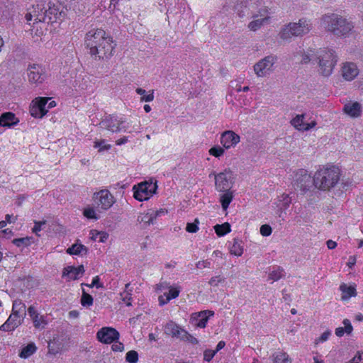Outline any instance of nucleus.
<instances>
[{"label":"nucleus","instance_id":"obj_1","mask_svg":"<svg viewBox=\"0 0 363 363\" xmlns=\"http://www.w3.org/2000/svg\"><path fill=\"white\" fill-rule=\"evenodd\" d=\"M85 44L89 48L90 54L96 58H108L113 55V41L102 29L89 30L85 37Z\"/></svg>","mask_w":363,"mask_h":363},{"label":"nucleus","instance_id":"obj_2","mask_svg":"<svg viewBox=\"0 0 363 363\" xmlns=\"http://www.w3.org/2000/svg\"><path fill=\"white\" fill-rule=\"evenodd\" d=\"M320 23L328 32L342 38L349 36L354 28L352 21L335 13L323 15Z\"/></svg>","mask_w":363,"mask_h":363},{"label":"nucleus","instance_id":"obj_3","mask_svg":"<svg viewBox=\"0 0 363 363\" xmlns=\"http://www.w3.org/2000/svg\"><path fill=\"white\" fill-rule=\"evenodd\" d=\"M340 177V169L335 166L320 168L314 174V186L321 191H328L336 186Z\"/></svg>","mask_w":363,"mask_h":363},{"label":"nucleus","instance_id":"obj_4","mask_svg":"<svg viewBox=\"0 0 363 363\" xmlns=\"http://www.w3.org/2000/svg\"><path fill=\"white\" fill-rule=\"evenodd\" d=\"M313 28L310 19L302 18L297 23H289L279 32V37L282 40H289L292 36H303L308 33Z\"/></svg>","mask_w":363,"mask_h":363},{"label":"nucleus","instance_id":"obj_5","mask_svg":"<svg viewBox=\"0 0 363 363\" xmlns=\"http://www.w3.org/2000/svg\"><path fill=\"white\" fill-rule=\"evenodd\" d=\"M337 56L333 50L323 48L316 51V62L319 65L320 74L330 76L337 63Z\"/></svg>","mask_w":363,"mask_h":363},{"label":"nucleus","instance_id":"obj_6","mask_svg":"<svg viewBox=\"0 0 363 363\" xmlns=\"http://www.w3.org/2000/svg\"><path fill=\"white\" fill-rule=\"evenodd\" d=\"M291 184L295 189H298L304 194L311 191L314 186L313 177L304 169H300L294 172Z\"/></svg>","mask_w":363,"mask_h":363},{"label":"nucleus","instance_id":"obj_7","mask_svg":"<svg viewBox=\"0 0 363 363\" xmlns=\"http://www.w3.org/2000/svg\"><path fill=\"white\" fill-rule=\"evenodd\" d=\"M164 331L166 335L179 339L182 341L189 342L191 344L198 343V340L196 337L173 321H169L165 325Z\"/></svg>","mask_w":363,"mask_h":363},{"label":"nucleus","instance_id":"obj_8","mask_svg":"<svg viewBox=\"0 0 363 363\" xmlns=\"http://www.w3.org/2000/svg\"><path fill=\"white\" fill-rule=\"evenodd\" d=\"M45 2L46 0H36L35 4L28 9L26 19L29 24L32 21H33V23L46 21Z\"/></svg>","mask_w":363,"mask_h":363},{"label":"nucleus","instance_id":"obj_9","mask_svg":"<svg viewBox=\"0 0 363 363\" xmlns=\"http://www.w3.org/2000/svg\"><path fill=\"white\" fill-rule=\"evenodd\" d=\"M215 188L218 191L230 190L235 183V177L230 169H225L223 172L214 173Z\"/></svg>","mask_w":363,"mask_h":363},{"label":"nucleus","instance_id":"obj_10","mask_svg":"<svg viewBox=\"0 0 363 363\" xmlns=\"http://www.w3.org/2000/svg\"><path fill=\"white\" fill-rule=\"evenodd\" d=\"M157 188L156 183L152 182H142L138 186H134V198L140 201L147 200L156 191Z\"/></svg>","mask_w":363,"mask_h":363},{"label":"nucleus","instance_id":"obj_11","mask_svg":"<svg viewBox=\"0 0 363 363\" xmlns=\"http://www.w3.org/2000/svg\"><path fill=\"white\" fill-rule=\"evenodd\" d=\"M93 200L103 210H108L115 203L116 199L113 195L106 189L95 192L93 195Z\"/></svg>","mask_w":363,"mask_h":363},{"label":"nucleus","instance_id":"obj_12","mask_svg":"<svg viewBox=\"0 0 363 363\" xmlns=\"http://www.w3.org/2000/svg\"><path fill=\"white\" fill-rule=\"evenodd\" d=\"M277 61L274 55H268L254 65L255 74L259 77H263L272 71V67Z\"/></svg>","mask_w":363,"mask_h":363},{"label":"nucleus","instance_id":"obj_13","mask_svg":"<svg viewBox=\"0 0 363 363\" xmlns=\"http://www.w3.org/2000/svg\"><path fill=\"white\" fill-rule=\"evenodd\" d=\"M27 75L28 81L32 84H41L46 78L45 69L38 64L29 65Z\"/></svg>","mask_w":363,"mask_h":363},{"label":"nucleus","instance_id":"obj_14","mask_svg":"<svg viewBox=\"0 0 363 363\" xmlns=\"http://www.w3.org/2000/svg\"><path fill=\"white\" fill-rule=\"evenodd\" d=\"M125 123L122 119H118L115 116H108L104 118L99 123L101 128L108 130L112 133L120 132L121 130L126 131L125 126L121 127Z\"/></svg>","mask_w":363,"mask_h":363},{"label":"nucleus","instance_id":"obj_15","mask_svg":"<svg viewBox=\"0 0 363 363\" xmlns=\"http://www.w3.org/2000/svg\"><path fill=\"white\" fill-rule=\"evenodd\" d=\"M165 213H167V211L163 209L157 211L150 209L145 213H140L137 218V221L140 224H143V228H146L154 224L156 218Z\"/></svg>","mask_w":363,"mask_h":363},{"label":"nucleus","instance_id":"obj_16","mask_svg":"<svg viewBox=\"0 0 363 363\" xmlns=\"http://www.w3.org/2000/svg\"><path fill=\"white\" fill-rule=\"evenodd\" d=\"M98 340L105 344H111L119 338V333L113 328L105 327L98 331Z\"/></svg>","mask_w":363,"mask_h":363},{"label":"nucleus","instance_id":"obj_17","mask_svg":"<svg viewBox=\"0 0 363 363\" xmlns=\"http://www.w3.org/2000/svg\"><path fill=\"white\" fill-rule=\"evenodd\" d=\"M341 75L346 81H352L359 74V69L354 62H346L341 66Z\"/></svg>","mask_w":363,"mask_h":363},{"label":"nucleus","instance_id":"obj_18","mask_svg":"<svg viewBox=\"0 0 363 363\" xmlns=\"http://www.w3.org/2000/svg\"><path fill=\"white\" fill-rule=\"evenodd\" d=\"M25 317L18 313H11L7 320L0 327L3 331H13L23 323Z\"/></svg>","mask_w":363,"mask_h":363},{"label":"nucleus","instance_id":"obj_19","mask_svg":"<svg viewBox=\"0 0 363 363\" xmlns=\"http://www.w3.org/2000/svg\"><path fill=\"white\" fill-rule=\"evenodd\" d=\"M84 268L83 265L77 267L74 266H67L64 268L62 272V277H65L67 281L77 280L83 276Z\"/></svg>","mask_w":363,"mask_h":363},{"label":"nucleus","instance_id":"obj_20","mask_svg":"<svg viewBox=\"0 0 363 363\" xmlns=\"http://www.w3.org/2000/svg\"><path fill=\"white\" fill-rule=\"evenodd\" d=\"M66 13L60 6L54 5L46 11V21L48 23L62 21L65 19Z\"/></svg>","mask_w":363,"mask_h":363},{"label":"nucleus","instance_id":"obj_21","mask_svg":"<svg viewBox=\"0 0 363 363\" xmlns=\"http://www.w3.org/2000/svg\"><path fill=\"white\" fill-rule=\"evenodd\" d=\"M240 142V136L232 130L225 131L220 137V143L225 149L235 146Z\"/></svg>","mask_w":363,"mask_h":363},{"label":"nucleus","instance_id":"obj_22","mask_svg":"<svg viewBox=\"0 0 363 363\" xmlns=\"http://www.w3.org/2000/svg\"><path fill=\"white\" fill-rule=\"evenodd\" d=\"M214 312L212 311L206 310L199 313H195L192 315V318L196 321L195 325L200 328H204L208 322V318L213 316Z\"/></svg>","mask_w":363,"mask_h":363},{"label":"nucleus","instance_id":"obj_23","mask_svg":"<svg viewBox=\"0 0 363 363\" xmlns=\"http://www.w3.org/2000/svg\"><path fill=\"white\" fill-rule=\"evenodd\" d=\"M157 287L158 290H162V289H169V292L165 294L170 300L177 298L182 289L179 286H169V284L167 282L160 283L157 285Z\"/></svg>","mask_w":363,"mask_h":363},{"label":"nucleus","instance_id":"obj_24","mask_svg":"<svg viewBox=\"0 0 363 363\" xmlns=\"http://www.w3.org/2000/svg\"><path fill=\"white\" fill-rule=\"evenodd\" d=\"M344 111L351 117L357 118L361 115L362 106L358 102L348 103L345 105Z\"/></svg>","mask_w":363,"mask_h":363},{"label":"nucleus","instance_id":"obj_25","mask_svg":"<svg viewBox=\"0 0 363 363\" xmlns=\"http://www.w3.org/2000/svg\"><path fill=\"white\" fill-rule=\"evenodd\" d=\"M18 123V118L15 116V114L11 112H6L3 113L0 116V125L8 126L16 125Z\"/></svg>","mask_w":363,"mask_h":363},{"label":"nucleus","instance_id":"obj_26","mask_svg":"<svg viewBox=\"0 0 363 363\" xmlns=\"http://www.w3.org/2000/svg\"><path fill=\"white\" fill-rule=\"evenodd\" d=\"M222 194L220 196L219 201L220 202L223 211H226L233 199V191L231 190H226L220 191Z\"/></svg>","mask_w":363,"mask_h":363},{"label":"nucleus","instance_id":"obj_27","mask_svg":"<svg viewBox=\"0 0 363 363\" xmlns=\"http://www.w3.org/2000/svg\"><path fill=\"white\" fill-rule=\"evenodd\" d=\"M340 290L342 292V299L347 300L352 296H356V289L354 286L352 285H347L346 284H342L340 286Z\"/></svg>","mask_w":363,"mask_h":363},{"label":"nucleus","instance_id":"obj_28","mask_svg":"<svg viewBox=\"0 0 363 363\" xmlns=\"http://www.w3.org/2000/svg\"><path fill=\"white\" fill-rule=\"evenodd\" d=\"M87 248L82 244H74L67 250V253L69 255H82L87 252Z\"/></svg>","mask_w":363,"mask_h":363},{"label":"nucleus","instance_id":"obj_29","mask_svg":"<svg viewBox=\"0 0 363 363\" xmlns=\"http://www.w3.org/2000/svg\"><path fill=\"white\" fill-rule=\"evenodd\" d=\"M269 22V17L268 16L257 18L252 21H251L248 28L253 31H255L261 28L262 26L264 24H267Z\"/></svg>","mask_w":363,"mask_h":363},{"label":"nucleus","instance_id":"obj_30","mask_svg":"<svg viewBox=\"0 0 363 363\" xmlns=\"http://www.w3.org/2000/svg\"><path fill=\"white\" fill-rule=\"evenodd\" d=\"M26 305L20 299H16L13 302L12 313H18L23 315V317H26Z\"/></svg>","mask_w":363,"mask_h":363},{"label":"nucleus","instance_id":"obj_31","mask_svg":"<svg viewBox=\"0 0 363 363\" xmlns=\"http://www.w3.org/2000/svg\"><path fill=\"white\" fill-rule=\"evenodd\" d=\"M273 363H291L289 356L283 352H277L272 355Z\"/></svg>","mask_w":363,"mask_h":363},{"label":"nucleus","instance_id":"obj_32","mask_svg":"<svg viewBox=\"0 0 363 363\" xmlns=\"http://www.w3.org/2000/svg\"><path fill=\"white\" fill-rule=\"evenodd\" d=\"M135 91L141 96L140 101L150 102L154 100V90L150 91L147 94H146V91L142 88L136 89Z\"/></svg>","mask_w":363,"mask_h":363},{"label":"nucleus","instance_id":"obj_33","mask_svg":"<svg viewBox=\"0 0 363 363\" xmlns=\"http://www.w3.org/2000/svg\"><path fill=\"white\" fill-rule=\"evenodd\" d=\"M216 233L218 236H223L231 230L230 225L228 223H224L223 224H217L214 227Z\"/></svg>","mask_w":363,"mask_h":363},{"label":"nucleus","instance_id":"obj_34","mask_svg":"<svg viewBox=\"0 0 363 363\" xmlns=\"http://www.w3.org/2000/svg\"><path fill=\"white\" fill-rule=\"evenodd\" d=\"M36 350V347L34 343H30L24 347L20 354L19 356L21 358H28L31 356Z\"/></svg>","mask_w":363,"mask_h":363},{"label":"nucleus","instance_id":"obj_35","mask_svg":"<svg viewBox=\"0 0 363 363\" xmlns=\"http://www.w3.org/2000/svg\"><path fill=\"white\" fill-rule=\"evenodd\" d=\"M230 252L232 255L235 256H241L243 252V249L241 245V242L235 238L233 240V243L232 246L230 247Z\"/></svg>","mask_w":363,"mask_h":363},{"label":"nucleus","instance_id":"obj_36","mask_svg":"<svg viewBox=\"0 0 363 363\" xmlns=\"http://www.w3.org/2000/svg\"><path fill=\"white\" fill-rule=\"evenodd\" d=\"M30 112L31 116L35 118H42L45 115V111L41 108H39V106H37L34 101H33V104L30 106Z\"/></svg>","mask_w":363,"mask_h":363},{"label":"nucleus","instance_id":"obj_37","mask_svg":"<svg viewBox=\"0 0 363 363\" xmlns=\"http://www.w3.org/2000/svg\"><path fill=\"white\" fill-rule=\"evenodd\" d=\"M304 115H297L294 118H293L291 121V125L298 130H303L302 128L305 125V123L303 122Z\"/></svg>","mask_w":363,"mask_h":363},{"label":"nucleus","instance_id":"obj_38","mask_svg":"<svg viewBox=\"0 0 363 363\" xmlns=\"http://www.w3.org/2000/svg\"><path fill=\"white\" fill-rule=\"evenodd\" d=\"M90 234L91 235V238L92 240H98L101 242H104L108 237V235L106 233L98 232L96 230H91L90 232Z\"/></svg>","mask_w":363,"mask_h":363},{"label":"nucleus","instance_id":"obj_39","mask_svg":"<svg viewBox=\"0 0 363 363\" xmlns=\"http://www.w3.org/2000/svg\"><path fill=\"white\" fill-rule=\"evenodd\" d=\"M309 62H316V51L311 50L303 55L301 62L306 64Z\"/></svg>","mask_w":363,"mask_h":363},{"label":"nucleus","instance_id":"obj_40","mask_svg":"<svg viewBox=\"0 0 363 363\" xmlns=\"http://www.w3.org/2000/svg\"><path fill=\"white\" fill-rule=\"evenodd\" d=\"M130 286V284L128 283L125 286V291L121 293V296L122 301L125 303L126 306H131V294L128 291V287Z\"/></svg>","mask_w":363,"mask_h":363},{"label":"nucleus","instance_id":"obj_41","mask_svg":"<svg viewBox=\"0 0 363 363\" xmlns=\"http://www.w3.org/2000/svg\"><path fill=\"white\" fill-rule=\"evenodd\" d=\"M81 303L83 306H90L93 304V298L83 289Z\"/></svg>","mask_w":363,"mask_h":363},{"label":"nucleus","instance_id":"obj_42","mask_svg":"<svg viewBox=\"0 0 363 363\" xmlns=\"http://www.w3.org/2000/svg\"><path fill=\"white\" fill-rule=\"evenodd\" d=\"M283 277V270L278 267L277 269L273 270L269 274V279L276 281Z\"/></svg>","mask_w":363,"mask_h":363},{"label":"nucleus","instance_id":"obj_43","mask_svg":"<svg viewBox=\"0 0 363 363\" xmlns=\"http://www.w3.org/2000/svg\"><path fill=\"white\" fill-rule=\"evenodd\" d=\"M125 360L129 363H136L138 361V354L135 350H130L126 353Z\"/></svg>","mask_w":363,"mask_h":363},{"label":"nucleus","instance_id":"obj_44","mask_svg":"<svg viewBox=\"0 0 363 363\" xmlns=\"http://www.w3.org/2000/svg\"><path fill=\"white\" fill-rule=\"evenodd\" d=\"M33 322L36 328H43L47 325V321L45 320L44 317L40 315H38V318H33Z\"/></svg>","mask_w":363,"mask_h":363},{"label":"nucleus","instance_id":"obj_45","mask_svg":"<svg viewBox=\"0 0 363 363\" xmlns=\"http://www.w3.org/2000/svg\"><path fill=\"white\" fill-rule=\"evenodd\" d=\"M199 219L196 218L194 223H188L186 224V230L189 233H196L199 230L198 225Z\"/></svg>","mask_w":363,"mask_h":363},{"label":"nucleus","instance_id":"obj_46","mask_svg":"<svg viewBox=\"0 0 363 363\" xmlns=\"http://www.w3.org/2000/svg\"><path fill=\"white\" fill-rule=\"evenodd\" d=\"M209 154L216 157H219L224 153V149L220 146H214L209 150Z\"/></svg>","mask_w":363,"mask_h":363},{"label":"nucleus","instance_id":"obj_47","mask_svg":"<svg viewBox=\"0 0 363 363\" xmlns=\"http://www.w3.org/2000/svg\"><path fill=\"white\" fill-rule=\"evenodd\" d=\"M225 279L220 276H215L213 277L208 281L209 285L212 286H218L220 284L223 283L225 281Z\"/></svg>","mask_w":363,"mask_h":363},{"label":"nucleus","instance_id":"obj_48","mask_svg":"<svg viewBox=\"0 0 363 363\" xmlns=\"http://www.w3.org/2000/svg\"><path fill=\"white\" fill-rule=\"evenodd\" d=\"M49 100H50V99H48V98H39V99H35V100L34 101L37 104V106H39V108L44 109L45 111V113H46L48 111V109L47 108L46 105Z\"/></svg>","mask_w":363,"mask_h":363},{"label":"nucleus","instance_id":"obj_49","mask_svg":"<svg viewBox=\"0 0 363 363\" xmlns=\"http://www.w3.org/2000/svg\"><path fill=\"white\" fill-rule=\"evenodd\" d=\"M84 216L89 219L97 220L99 218V216L96 215L93 208H85L84 210Z\"/></svg>","mask_w":363,"mask_h":363},{"label":"nucleus","instance_id":"obj_50","mask_svg":"<svg viewBox=\"0 0 363 363\" xmlns=\"http://www.w3.org/2000/svg\"><path fill=\"white\" fill-rule=\"evenodd\" d=\"M99 281H100V279H99V276H96L95 277H94L91 284H82V286H89V287L96 286L98 289L103 288L104 286H103L102 284L100 283Z\"/></svg>","mask_w":363,"mask_h":363},{"label":"nucleus","instance_id":"obj_51","mask_svg":"<svg viewBox=\"0 0 363 363\" xmlns=\"http://www.w3.org/2000/svg\"><path fill=\"white\" fill-rule=\"evenodd\" d=\"M216 351L211 350H206L203 352V359L206 362H210L216 355Z\"/></svg>","mask_w":363,"mask_h":363},{"label":"nucleus","instance_id":"obj_52","mask_svg":"<svg viewBox=\"0 0 363 363\" xmlns=\"http://www.w3.org/2000/svg\"><path fill=\"white\" fill-rule=\"evenodd\" d=\"M272 230L269 225H262L260 227V233L263 236H269L272 234Z\"/></svg>","mask_w":363,"mask_h":363},{"label":"nucleus","instance_id":"obj_53","mask_svg":"<svg viewBox=\"0 0 363 363\" xmlns=\"http://www.w3.org/2000/svg\"><path fill=\"white\" fill-rule=\"evenodd\" d=\"M104 140L96 141V142H94V147L95 148H99V151L108 150L111 147V145H104Z\"/></svg>","mask_w":363,"mask_h":363},{"label":"nucleus","instance_id":"obj_54","mask_svg":"<svg viewBox=\"0 0 363 363\" xmlns=\"http://www.w3.org/2000/svg\"><path fill=\"white\" fill-rule=\"evenodd\" d=\"M342 323L345 326L344 329H345V333L347 335H350L352 332V330H353L352 325H351L350 320L344 319L342 321Z\"/></svg>","mask_w":363,"mask_h":363},{"label":"nucleus","instance_id":"obj_55","mask_svg":"<svg viewBox=\"0 0 363 363\" xmlns=\"http://www.w3.org/2000/svg\"><path fill=\"white\" fill-rule=\"evenodd\" d=\"M35 225L34 227L33 228V232L35 233V234H38V233L39 231L41 230L42 229V226L45 225L46 223V221L45 220H42V221H35Z\"/></svg>","mask_w":363,"mask_h":363},{"label":"nucleus","instance_id":"obj_56","mask_svg":"<svg viewBox=\"0 0 363 363\" xmlns=\"http://www.w3.org/2000/svg\"><path fill=\"white\" fill-rule=\"evenodd\" d=\"M196 267L198 269L210 268L211 267V262L208 260L199 261L196 264Z\"/></svg>","mask_w":363,"mask_h":363},{"label":"nucleus","instance_id":"obj_57","mask_svg":"<svg viewBox=\"0 0 363 363\" xmlns=\"http://www.w3.org/2000/svg\"><path fill=\"white\" fill-rule=\"evenodd\" d=\"M158 301L160 306H164L169 303L171 300L167 296V294L164 293L163 295L159 296Z\"/></svg>","mask_w":363,"mask_h":363},{"label":"nucleus","instance_id":"obj_58","mask_svg":"<svg viewBox=\"0 0 363 363\" xmlns=\"http://www.w3.org/2000/svg\"><path fill=\"white\" fill-rule=\"evenodd\" d=\"M112 349L114 351L121 352L124 350V345L121 342H116L114 344H113Z\"/></svg>","mask_w":363,"mask_h":363},{"label":"nucleus","instance_id":"obj_59","mask_svg":"<svg viewBox=\"0 0 363 363\" xmlns=\"http://www.w3.org/2000/svg\"><path fill=\"white\" fill-rule=\"evenodd\" d=\"M28 241V238H18L14 239L13 242L18 247H20L23 245H26Z\"/></svg>","mask_w":363,"mask_h":363},{"label":"nucleus","instance_id":"obj_60","mask_svg":"<svg viewBox=\"0 0 363 363\" xmlns=\"http://www.w3.org/2000/svg\"><path fill=\"white\" fill-rule=\"evenodd\" d=\"M316 125V122L313 121L311 123H305V125L303 128H302L303 130H308L311 129L312 128L315 127Z\"/></svg>","mask_w":363,"mask_h":363},{"label":"nucleus","instance_id":"obj_61","mask_svg":"<svg viewBox=\"0 0 363 363\" xmlns=\"http://www.w3.org/2000/svg\"><path fill=\"white\" fill-rule=\"evenodd\" d=\"M17 220V217H13L12 215L6 214L5 216V220L7 223H15Z\"/></svg>","mask_w":363,"mask_h":363},{"label":"nucleus","instance_id":"obj_62","mask_svg":"<svg viewBox=\"0 0 363 363\" xmlns=\"http://www.w3.org/2000/svg\"><path fill=\"white\" fill-rule=\"evenodd\" d=\"M330 334L331 333L330 331L324 332L319 337V340L321 342L326 341L329 338Z\"/></svg>","mask_w":363,"mask_h":363},{"label":"nucleus","instance_id":"obj_63","mask_svg":"<svg viewBox=\"0 0 363 363\" xmlns=\"http://www.w3.org/2000/svg\"><path fill=\"white\" fill-rule=\"evenodd\" d=\"M326 244H327L328 248L330 250L335 249L337 247V242L332 240H328L327 241Z\"/></svg>","mask_w":363,"mask_h":363},{"label":"nucleus","instance_id":"obj_64","mask_svg":"<svg viewBox=\"0 0 363 363\" xmlns=\"http://www.w3.org/2000/svg\"><path fill=\"white\" fill-rule=\"evenodd\" d=\"M345 333V329L342 327H339L335 329V335L337 337H342Z\"/></svg>","mask_w":363,"mask_h":363}]
</instances>
